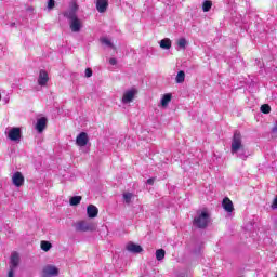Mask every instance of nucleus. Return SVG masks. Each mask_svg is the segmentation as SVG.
<instances>
[{
  "label": "nucleus",
  "mask_w": 277,
  "mask_h": 277,
  "mask_svg": "<svg viewBox=\"0 0 277 277\" xmlns=\"http://www.w3.org/2000/svg\"><path fill=\"white\" fill-rule=\"evenodd\" d=\"M75 229L78 233H94V230H96V224L87 221H79L78 223H76Z\"/></svg>",
  "instance_id": "obj_3"
},
{
  "label": "nucleus",
  "mask_w": 277,
  "mask_h": 277,
  "mask_svg": "<svg viewBox=\"0 0 277 277\" xmlns=\"http://www.w3.org/2000/svg\"><path fill=\"white\" fill-rule=\"evenodd\" d=\"M8 277H14V268H10Z\"/></svg>",
  "instance_id": "obj_35"
},
{
  "label": "nucleus",
  "mask_w": 277,
  "mask_h": 277,
  "mask_svg": "<svg viewBox=\"0 0 277 277\" xmlns=\"http://www.w3.org/2000/svg\"><path fill=\"white\" fill-rule=\"evenodd\" d=\"M102 44H105L106 47H110L111 49H114V43H111V41L107 38H102L101 39Z\"/></svg>",
  "instance_id": "obj_28"
},
{
  "label": "nucleus",
  "mask_w": 277,
  "mask_h": 277,
  "mask_svg": "<svg viewBox=\"0 0 277 277\" xmlns=\"http://www.w3.org/2000/svg\"><path fill=\"white\" fill-rule=\"evenodd\" d=\"M156 259H157V261H163V259H166V250L158 249L156 251Z\"/></svg>",
  "instance_id": "obj_22"
},
{
  "label": "nucleus",
  "mask_w": 277,
  "mask_h": 277,
  "mask_svg": "<svg viewBox=\"0 0 277 277\" xmlns=\"http://www.w3.org/2000/svg\"><path fill=\"white\" fill-rule=\"evenodd\" d=\"M170 101H172V94L170 93L164 94L161 98L162 107H168V104L170 103Z\"/></svg>",
  "instance_id": "obj_19"
},
{
  "label": "nucleus",
  "mask_w": 277,
  "mask_h": 277,
  "mask_svg": "<svg viewBox=\"0 0 277 277\" xmlns=\"http://www.w3.org/2000/svg\"><path fill=\"white\" fill-rule=\"evenodd\" d=\"M211 222V215L206 210L197 211L196 216L194 217L193 225L196 226V228L205 229L207 226H209Z\"/></svg>",
  "instance_id": "obj_2"
},
{
  "label": "nucleus",
  "mask_w": 277,
  "mask_h": 277,
  "mask_svg": "<svg viewBox=\"0 0 277 277\" xmlns=\"http://www.w3.org/2000/svg\"><path fill=\"white\" fill-rule=\"evenodd\" d=\"M133 198V193L123 194V200L126 205H131V199Z\"/></svg>",
  "instance_id": "obj_25"
},
{
  "label": "nucleus",
  "mask_w": 277,
  "mask_h": 277,
  "mask_svg": "<svg viewBox=\"0 0 277 277\" xmlns=\"http://www.w3.org/2000/svg\"><path fill=\"white\" fill-rule=\"evenodd\" d=\"M47 83H49V72H47L44 69H41L39 71L38 85L44 87Z\"/></svg>",
  "instance_id": "obj_11"
},
{
  "label": "nucleus",
  "mask_w": 277,
  "mask_h": 277,
  "mask_svg": "<svg viewBox=\"0 0 277 277\" xmlns=\"http://www.w3.org/2000/svg\"><path fill=\"white\" fill-rule=\"evenodd\" d=\"M63 15L65 16V18H68L69 22H70V21H75V18H78V17H77V6H74V8L69 9V10H67V11H65V12L63 13Z\"/></svg>",
  "instance_id": "obj_15"
},
{
  "label": "nucleus",
  "mask_w": 277,
  "mask_h": 277,
  "mask_svg": "<svg viewBox=\"0 0 277 277\" xmlns=\"http://www.w3.org/2000/svg\"><path fill=\"white\" fill-rule=\"evenodd\" d=\"M261 111L262 114H269V111H272V107L269 106V104H263L261 106Z\"/></svg>",
  "instance_id": "obj_27"
},
{
  "label": "nucleus",
  "mask_w": 277,
  "mask_h": 277,
  "mask_svg": "<svg viewBox=\"0 0 277 277\" xmlns=\"http://www.w3.org/2000/svg\"><path fill=\"white\" fill-rule=\"evenodd\" d=\"M69 203L71 207H77V205H81V196H74L69 199Z\"/></svg>",
  "instance_id": "obj_21"
},
{
  "label": "nucleus",
  "mask_w": 277,
  "mask_h": 277,
  "mask_svg": "<svg viewBox=\"0 0 277 277\" xmlns=\"http://www.w3.org/2000/svg\"><path fill=\"white\" fill-rule=\"evenodd\" d=\"M271 207H272V209H277V195H276V197H275Z\"/></svg>",
  "instance_id": "obj_32"
},
{
  "label": "nucleus",
  "mask_w": 277,
  "mask_h": 277,
  "mask_svg": "<svg viewBox=\"0 0 277 277\" xmlns=\"http://www.w3.org/2000/svg\"><path fill=\"white\" fill-rule=\"evenodd\" d=\"M84 72H85L87 79H90V77H92V68H87Z\"/></svg>",
  "instance_id": "obj_30"
},
{
  "label": "nucleus",
  "mask_w": 277,
  "mask_h": 277,
  "mask_svg": "<svg viewBox=\"0 0 277 277\" xmlns=\"http://www.w3.org/2000/svg\"><path fill=\"white\" fill-rule=\"evenodd\" d=\"M69 27L74 34H79L83 25L81 24V19H79V17H76L75 19L69 21Z\"/></svg>",
  "instance_id": "obj_7"
},
{
  "label": "nucleus",
  "mask_w": 277,
  "mask_h": 277,
  "mask_svg": "<svg viewBox=\"0 0 277 277\" xmlns=\"http://www.w3.org/2000/svg\"><path fill=\"white\" fill-rule=\"evenodd\" d=\"M43 277H52L57 276L60 274V269L53 265H48L42 271Z\"/></svg>",
  "instance_id": "obj_8"
},
{
  "label": "nucleus",
  "mask_w": 277,
  "mask_h": 277,
  "mask_svg": "<svg viewBox=\"0 0 277 277\" xmlns=\"http://www.w3.org/2000/svg\"><path fill=\"white\" fill-rule=\"evenodd\" d=\"M211 8H213V2H211V0H205L202 3V11L210 12Z\"/></svg>",
  "instance_id": "obj_20"
},
{
  "label": "nucleus",
  "mask_w": 277,
  "mask_h": 277,
  "mask_svg": "<svg viewBox=\"0 0 277 277\" xmlns=\"http://www.w3.org/2000/svg\"><path fill=\"white\" fill-rule=\"evenodd\" d=\"M116 64H118V61L116 58H109L110 66H116Z\"/></svg>",
  "instance_id": "obj_31"
},
{
  "label": "nucleus",
  "mask_w": 277,
  "mask_h": 277,
  "mask_svg": "<svg viewBox=\"0 0 277 277\" xmlns=\"http://www.w3.org/2000/svg\"><path fill=\"white\" fill-rule=\"evenodd\" d=\"M230 153L232 155H236L238 159H242L243 161L248 159V150H246V146L243 145L241 133L239 131L234 132L230 145Z\"/></svg>",
  "instance_id": "obj_1"
},
{
  "label": "nucleus",
  "mask_w": 277,
  "mask_h": 277,
  "mask_svg": "<svg viewBox=\"0 0 277 277\" xmlns=\"http://www.w3.org/2000/svg\"><path fill=\"white\" fill-rule=\"evenodd\" d=\"M126 248L128 252H131L132 254H140L144 250L142 246L136 245L135 242H129Z\"/></svg>",
  "instance_id": "obj_12"
},
{
  "label": "nucleus",
  "mask_w": 277,
  "mask_h": 277,
  "mask_svg": "<svg viewBox=\"0 0 277 277\" xmlns=\"http://www.w3.org/2000/svg\"><path fill=\"white\" fill-rule=\"evenodd\" d=\"M48 122H49V120L47 119V117H41V118L37 119V123L35 126L36 131H38V133H42L44 131V129H47Z\"/></svg>",
  "instance_id": "obj_10"
},
{
  "label": "nucleus",
  "mask_w": 277,
  "mask_h": 277,
  "mask_svg": "<svg viewBox=\"0 0 277 277\" xmlns=\"http://www.w3.org/2000/svg\"><path fill=\"white\" fill-rule=\"evenodd\" d=\"M177 47H179L180 49H185V47H187V39H185V38H180V39L177 40Z\"/></svg>",
  "instance_id": "obj_26"
},
{
  "label": "nucleus",
  "mask_w": 277,
  "mask_h": 277,
  "mask_svg": "<svg viewBox=\"0 0 277 277\" xmlns=\"http://www.w3.org/2000/svg\"><path fill=\"white\" fill-rule=\"evenodd\" d=\"M223 209H225L227 211V213H233V211L235 210V208L233 207V201H230V199H228V197L223 199Z\"/></svg>",
  "instance_id": "obj_17"
},
{
  "label": "nucleus",
  "mask_w": 277,
  "mask_h": 277,
  "mask_svg": "<svg viewBox=\"0 0 277 277\" xmlns=\"http://www.w3.org/2000/svg\"><path fill=\"white\" fill-rule=\"evenodd\" d=\"M88 217L94 219L98 215V208L94 205H89L87 208Z\"/></svg>",
  "instance_id": "obj_16"
},
{
  "label": "nucleus",
  "mask_w": 277,
  "mask_h": 277,
  "mask_svg": "<svg viewBox=\"0 0 277 277\" xmlns=\"http://www.w3.org/2000/svg\"><path fill=\"white\" fill-rule=\"evenodd\" d=\"M55 8V0L48 1V10H53Z\"/></svg>",
  "instance_id": "obj_29"
},
{
  "label": "nucleus",
  "mask_w": 277,
  "mask_h": 277,
  "mask_svg": "<svg viewBox=\"0 0 277 277\" xmlns=\"http://www.w3.org/2000/svg\"><path fill=\"white\" fill-rule=\"evenodd\" d=\"M5 133L11 142H21V128L6 129Z\"/></svg>",
  "instance_id": "obj_4"
},
{
  "label": "nucleus",
  "mask_w": 277,
  "mask_h": 277,
  "mask_svg": "<svg viewBox=\"0 0 277 277\" xmlns=\"http://www.w3.org/2000/svg\"><path fill=\"white\" fill-rule=\"evenodd\" d=\"M90 141V138L88 137V133L85 132H81L78 134V136L76 137V144L77 146H88V142Z\"/></svg>",
  "instance_id": "obj_9"
},
{
  "label": "nucleus",
  "mask_w": 277,
  "mask_h": 277,
  "mask_svg": "<svg viewBox=\"0 0 277 277\" xmlns=\"http://www.w3.org/2000/svg\"><path fill=\"white\" fill-rule=\"evenodd\" d=\"M275 277H277V275Z\"/></svg>",
  "instance_id": "obj_37"
},
{
  "label": "nucleus",
  "mask_w": 277,
  "mask_h": 277,
  "mask_svg": "<svg viewBox=\"0 0 277 277\" xmlns=\"http://www.w3.org/2000/svg\"><path fill=\"white\" fill-rule=\"evenodd\" d=\"M109 6L108 0H97L96 1V10L100 14L107 12V8Z\"/></svg>",
  "instance_id": "obj_14"
},
{
  "label": "nucleus",
  "mask_w": 277,
  "mask_h": 277,
  "mask_svg": "<svg viewBox=\"0 0 277 277\" xmlns=\"http://www.w3.org/2000/svg\"><path fill=\"white\" fill-rule=\"evenodd\" d=\"M176 83H183L185 81V71L181 70L177 72L175 78Z\"/></svg>",
  "instance_id": "obj_24"
},
{
  "label": "nucleus",
  "mask_w": 277,
  "mask_h": 277,
  "mask_svg": "<svg viewBox=\"0 0 277 277\" xmlns=\"http://www.w3.org/2000/svg\"><path fill=\"white\" fill-rule=\"evenodd\" d=\"M201 251H202V245H200L198 249L194 250V254H200Z\"/></svg>",
  "instance_id": "obj_33"
},
{
  "label": "nucleus",
  "mask_w": 277,
  "mask_h": 277,
  "mask_svg": "<svg viewBox=\"0 0 277 277\" xmlns=\"http://www.w3.org/2000/svg\"><path fill=\"white\" fill-rule=\"evenodd\" d=\"M12 183L15 187H23L25 185V176L19 171L15 172L12 176Z\"/></svg>",
  "instance_id": "obj_6"
},
{
  "label": "nucleus",
  "mask_w": 277,
  "mask_h": 277,
  "mask_svg": "<svg viewBox=\"0 0 277 277\" xmlns=\"http://www.w3.org/2000/svg\"><path fill=\"white\" fill-rule=\"evenodd\" d=\"M135 94H137V90L135 89L126 91L122 96L123 105H128V103H132L133 98H135Z\"/></svg>",
  "instance_id": "obj_5"
},
{
  "label": "nucleus",
  "mask_w": 277,
  "mask_h": 277,
  "mask_svg": "<svg viewBox=\"0 0 277 277\" xmlns=\"http://www.w3.org/2000/svg\"><path fill=\"white\" fill-rule=\"evenodd\" d=\"M147 185H155V177L148 179Z\"/></svg>",
  "instance_id": "obj_34"
},
{
  "label": "nucleus",
  "mask_w": 277,
  "mask_h": 277,
  "mask_svg": "<svg viewBox=\"0 0 277 277\" xmlns=\"http://www.w3.org/2000/svg\"><path fill=\"white\" fill-rule=\"evenodd\" d=\"M160 49L170 50L172 49V40L164 38L159 42Z\"/></svg>",
  "instance_id": "obj_18"
},
{
  "label": "nucleus",
  "mask_w": 277,
  "mask_h": 277,
  "mask_svg": "<svg viewBox=\"0 0 277 277\" xmlns=\"http://www.w3.org/2000/svg\"><path fill=\"white\" fill-rule=\"evenodd\" d=\"M18 263H21V255H18V252H13L11 254L10 268L16 269V267H18Z\"/></svg>",
  "instance_id": "obj_13"
},
{
  "label": "nucleus",
  "mask_w": 277,
  "mask_h": 277,
  "mask_svg": "<svg viewBox=\"0 0 277 277\" xmlns=\"http://www.w3.org/2000/svg\"><path fill=\"white\" fill-rule=\"evenodd\" d=\"M51 248H53V245H51V242L44 240L41 241V250H43V252H49Z\"/></svg>",
  "instance_id": "obj_23"
},
{
  "label": "nucleus",
  "mask_w": 277,
  "mask_h": 277,
  "mask_svg": "<svg viewBox=\"0 0 277 277\" xmlns=\"http://www.w3.org/2000/svg\"><path fill=\"white\" fill-rule=\"evenodd\" d=\"M272 133H277V122H276L275 126L272 128Z\"/></svg>",
  "instance_id": "obj_36"
}]
</instances>
